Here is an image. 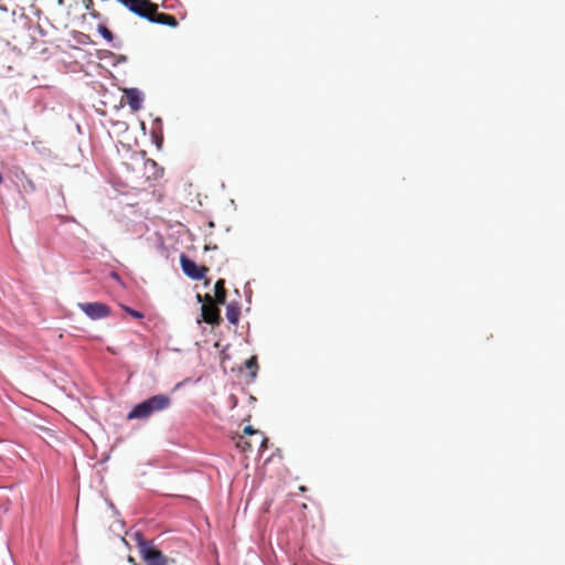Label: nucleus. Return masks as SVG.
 Segmentation results:
<instances>
[{"label":"nucleus","mask_w":565,"mask_h":565,"mask_svg":"<svg viewBox=\"0 0 565 565\" xmlns=\"http://www.w3.org/2000/svg\"><path fill=\"white\" fill-rule=\"evenodd\" d=\"M143 19L172 28L178 25V21L173 15L159 12L158 7L151 3L149 0H143Z\"/></svg>","instance_id":"nucleus-1"},{"label":"nucleus","mask_w":565,"mask_h":565,"mask_svg":"<svg viewBox=\"0 0 565 565\" xmlns=\"http://www.w3.org/2000/svg\"><path fill=\"white\" fill-rule=\"evenodd\" d=\"M78 308L92 320L104 319L110 316V307L104 302H79Z\"/></svg>","instance_id":"nucleus-2"},{"label":"nucleus","mask_w":565,"mask_h":565,"mask_svg":"<svg viewBox=\"0 0 565 565\" xmlns=\"http://www.w3.org/2000/svg\"><path fill=\"white\" fill-rule=\"evenodd\" d=\"M180 265L183 273L194 280H200L205 277L209 268L205 266H199L194 260L185 255L180 256Z\"/></svg>","instance_id":"nucleus-3"},{"label":"nucleus","mask_w":565,"mask_h":565,"mask_svg":"<svg viewBox=\"0 0 565 565\" xmlns=\"http://www.w3.org/2000/svg\"><path fill=\"white\" fill-rule=\"evenodd\" d=\"M171 404L169 396L164 394L154 395L147 401H143V418L150 416L156 412L168 408Z\"/></svg>","instance_id":"nucleus-4"},{"label":"nucleus","mask_w":565,"mask_h":565,"mask_svg":"<svg viewBox=\"0 0 565 565\" xmlns=\"http://www.w3.org/2000/svg\"><path fill=\"white\" fill-rule=\"evenodd\" d=\"M143 564L167 565V557L153 545L152 541L143 540Z\"/></svg>","instance_id":"nucleus-5"},{"label":"nucleus","mask_w":565,"mask_h":565,"mask_svg":"<svg viewBox=\"0 0 565 565\" xmlns=\"http://www.w3.org/2000/svg\"><path fill=\"white\" fill-rule=\"evenodd\" d=\"M220 303H216V301L214 303H203L202 305V308H201V311H202V319L209 323V324H212V326H218L222 321V318L220 316V309H218V306Z\"/></svg>","instance_id":"nucleus-6"},{"label":"nucleus","mask_w":565,"mask_h":565,"mask_svg":"<svg viewBox=\"0 0 565 565\" xmlns=\"http://www.w3.org/2000/svg\"><path fill=\"white\" fill-rule=\"evenodd\" d=\"M120 103L129 105L132 111H138L140 108L139 90L137 88L124 89Z\"/></svg>","instance_id":"nucleus-7"},{"label":"nucleus","mask_w":565,"mask_h":565,"mask_svg":"<svg viewBox=\"0 0 565 565\" xmlns=\"http://www.w3.org/2000/svg\"><path fill=\"white\" fill-rule=\"evenodd\" d=\"M143 177L147 180H158L163 177V168L159 167L156 161L146 159L143 160Z\"/></svg>","instance_id":"nucleus-8"},{"label":"nucleus","mask_w":565,"mask_h":565,"mask_svg":"<svg viewBox=\"0 0 565 565\" xmlns=\"http://www.w3.org/2000/svg\"><path fill=\"white\" fill-rule=\"evenodd\" d=\"M151 138L153 143L158 149L162 148L163 143V132H162V121L160 118L154 120V127L151 130Z\"/></svg>","instance_id":"nucleus-9"},{"label":"nucleus","mask_w":565,"mask_h":565,"mask_svg":"<svg viewBox=\"0 0 565 565\" xmlns=\"http://www.w3.org/2000/svg\"><path fill=\"white\" fill-rule=\"evenodd\" d=\"M214 297L216 303L224 305L226 300L225 280L218 279L214 285Z\"/></svg>","instance_id":"nucleus-10"},{"label":"nucleus","mask_w":565,"mask_h":565,"mask_svg":"<svg viewBox=\"0 0 565 565\" xmlns=\"http://www.w3.org/2000/svg\"><path fill=\"white\" fill-rule=\"evenodd\" d=\"M239 315L241 309L236 302H231L226 306V318L231 323L237 324Z\"/></svg>","instance_id":"nucleus-11"},{"label":"nucleus","mask_w":565,"mask_h":565,"mask_svg":"<svg viewBox=\"0 0 565 565\" xmlns=\"http://www.w3.org/2000/svg\"><path fill=\"white\" fill-rule=\"evenodd\" d=\"M245 366L250 372L252 379H255L256 377V372L258 370L257 358L256 356L249 358L245 362Z\"/></svg>","instance_id":"nucleus-12"},{"label":"nucleus","mask_w":565,"mask_h":565,"mask_svg":"<svg viewBox=\"0 0 565 565\" xmlns=\"http://www.w3.org/2000/svg\"><path fill=\"white\" fill-rule=\"evenodd\" d=\"M236 447L243 452L250 451L253 448L252 444L244 436H238Z\"/></svg>","instance_id":"nucleus-13"},{"label":"nucleus","mask_w":565,"mask_h":565,"mask_svg":"<svg viewBox=\"0 0 565 565\" xmlns=\"http://www.w3.org/2000/svg\"><path fill=\"white\" fill-rule=\"evenodd\" d=\"M121 309L134 319H141V312L121 305Z\"/></svg>","instance_id":"nucleus-14"},{"label":"nucleus","mask_w":565,"mask_h":565,"mask_svg":"<svg viewBox=\"0 0 565 565\" xmlns=\"http://www.w3.org/2000/svg\"><path fill=\"white\" fill-rule=\"evenodd\" d=\"M141 417V403L135 405L132 411L127 415L128 419Z\"/></svg>","instance_id":"nucleus-15"},{"label":"nucleus","mask_w":565,"mask_h":565,"mask_svg":"<svg viewBox=\"0 0 565 565\" xmlns=\"http://www.w3.org/2000/svg\"><path fill=\"white\" fill-rule=\"evenodd\" d=\"M196 299L199 302H202L203 303H214L215 302V298L213 299V297L209 294H205L204 296L198 294L196 295Z\"/></svg>","instance_id":"nucleus-16"},{"label":"nucleus","mask_w":565,"mask_h":565,"mask_svg":"<svg viewBox=\"0 0 565 565\" xmlns=\"http://www.w3.org/2000/svg\"><path fill=\"white\" fill-rule=\"evenodd\" d=\"M99 31H100L102 35L105 39H107L108 41H110L113 39V33L105 25H99Z\"/></svg>","instance_id":"nucleus-17"},{"label":"nucleus","mask_w":565,"mask_h":565,"mask_svg":"<svg viewBox=\"0 0 565 565\" xmlns=\"http://www.w3.org/2000/svg\"><path fill=\"white\" fill-rule=\"evenodd\" d=\"M135 542H136V545L138 547V550L141 552V532L140 531H136L132 535Z\"/></svg>","instance_id":"nucleus-18"},{"label":"nucleus","mask_w":565,"mask_h":565,"mask_svg":"<svg viewBox=\"0 0 565 565\" xmlns=\"http://www.w3.org/2000/svg\"><path fill=\"white\" fill-rule=\"evenodd\" d=\"M244 434L246 435H255V434H258V431L256 429L253 428V426L248 425L244 428Z\"/></svg>","instance_id":"nucleus-19"},{"label":"nucleus","mask_w":565,"mask_h":565,"mask_svg":"<svg viewBox=\"0 0 565 565\" xmlns=\"http://www.w3.org/2000/svg\"><path fill=\"white\" fill-rule=\"evenodd\" d=\"M128 562H129L131 565H137L136 559H135L132 556H129V557H128Z\"/></svg>","instance_id":"nucleus-20"},{"label":"nucleus","mask_w":565,"mask_h":565,"mask_svg":"<svg viewBox=\"0 0 565 565\" xmlns=\"http://www.w3.org/2000/svg\"><path fill=\"white\" fill-rule=\"evenodd\" d=\"M266 441H267V439H266V438H263V439H262V445L264 446Z\"/></svg>","instance_id":"nucleus-21"}]
</instances>
